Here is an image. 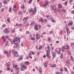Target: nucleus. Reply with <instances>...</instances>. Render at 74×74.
Listing matches in <instances>:
<instances>
[{
    "mask_svg": "<svg viewBox=\"0 0 74 74\" xmlns=\"http://www.w3.org/2000/svg\"><path fill=\"white\" fill-rule=\"evenodd\" d=\"M18 38H19L18 37H14V40H13L12 41V44H16V42L17 41V40H18Z\"/></svg>",
    "mask_w": 74,
    "mask_h": 74,
    "instance_id": "1",
    "label": "nucleus"
},
{
    "mask_svg": "<svg viewBox=\"0 0 74 74\" xmlns=\"http://www.w3.org/2000/svg\"><path fill=\"white\" fill-rule=\"evenodd\" d=\"M20 42V38H18V40L16 41V44H15V45H16V47H18L19 46V44L18 43Z\"/></svg>",
    "mask_w": 74,
    "mask_h": 74,
    "instance_id": "2",
    "label": "nucleus"
},
{
    "mask_svg": "<svg viewBox=\"0 0 74 74\" xmlns=\"http://www.w3.org/2000/svg\"><path fill=\"white\" fill-rule=\"evenodd\" d=\"M40 27L41 26H39L37 25V24H36L35 25L34 28L35 30H38V29H40Z\"/></svg>",
    "mask_w": 74,
    "mask_h": 74,
    "instance_id": "3",
    "label": "nucleus"
},
{
    "mask_svg": "<svg viewBox=\"0 0 74 74\" xmlns=\"http://www.w3.org/2000/svg\"><path fill=\"white\" fill-rule=\"evenodd\" d=\"M34 55V53L32 52V51H30L29 53V57L31 59L32 58V57L30 56L32 55Z\"/></svg>",
    "mask_w": 74,
    "mask_h": 74,
    "instance_id": "4",
    "label": "nucleus"
},
{
    "mask_svg": "<svg viewBox=\"0 0 74 74\" xmlns=\"http://www.w3.org/2000/svg\"><path fill=\"white\" fill-rule=\"evenodd\" d=\"M14 53L13 54V55H14V56H15L16 57L18 56V52H17L16 51H14Z\"/></svg>",
    "mask_w": 74,
    "mask_h": 74,
    "instance_id": "5",
    "label": "nucleus"
},
{
    "mask_svg": "<svg viewBox=\"0 0 74 74\" xmlns=\"http://www.w3.org/2000/svg\"><path fill=\"white\" fill-rule=\"evenodd\" d=\"M51 10H55L56 9V7L55 6H51Z\"/></svg>",
    "mask_w": 74,
    "mask_h": 74,
    "instance_id": "6",
    "label": "nucleus"
},
{
    "mask_svg": "<svg viewBox=\"0 0 74 74\" xmlns=\"http://www.w3.org/2000/svg\"><path fill=\"white\" fill-rule=\"evenodd\" d=\"M40 36L38 34H36V39H37V40H38V39H40Z\"/></svg>",
    "mask_w": 74,
    "mask_h": 74,
    "instance_id": "7",
    "label": "nucleus"
},
{
    "mask_svg": "<svg viewBox=\"0 0 74 74\" xmlns=\"http://www.w3.org/2000/svg\"><path fill=\"white\" fill-rule=\"evenodd\" d=\"M66 30L68 34H70V30H69V29H68V27H66Z\"/></svg>",
    "mask_w": 74,
    "mask_h": 74,
    "instance_id": "8",
    "label": "nucleus"
},
{
    "mask_svg": "<svg viewBox=\"0 0 74 74\" xmlns=\"http://www.w3.org/2000/svg\"><path fill=\"white\" fill-rule=\"evenodd\" d=\"M73 23L72 21H70V23L68 24V26H72L73 25Z\"/></svg>",
    "mask_w": 74,
    "mask_h": 74,
    "instance_id": "9",
    "label": "nucleus"
},
{
    "mask_svg": "<svg viewBox=\"0 0 74 74\" xmlns=\"http://www.w3.org/2000/svg\"><path fill=\"white\" fill-rule=\"evenodd\" d=\"M13 10L14 11H16V5H14L13 8Z\"/></svg>",
    "mask_w": 74,
    "mask_h": 74,
    "instance_id": "10",
    "label": "nucleus"
},
{
    "mask_svg": "<svg viewBox=\"0 0 74 74\" xmlns=\"http://www.w3.org/2000/svg\"><path fill=\"white\" fill-rule=\"evenodd\" d=\"M69 47V46L68 45H67L65 47H63V48L64 49V48L65 49H68Z\"/></svg>",
    "mask_w": 74,
    "mask_h": 74,
    "instance_id": "11",
    "label": "nucleus"
},
{
    "mask_svg": "<svg viewBox=\"0 0 74 74\" xmlns=\"http://www.w3.org/2000/svg\"><path fill=\"white\" fill-rule=\"evenodd\" d=\"M47 57H48L49 59L51 58V57L49 56V54L48 53H47Z\"/></svg>",
    "mask_w": 74,
    "mask_h": 74,
    "instance_id": "12",
    "label": "nucleus"
},
{
    "mask_svg": "<svg viewBox=\"0 0 74 74\" xmlns=\"http://www.w3.org/2000/svg\"><path fill=\"white\" fill-rule=\"evenodd\" d=\"M36 12V7H35L34 10L33 12V14H34Z\"/></svg>",
    "mask_w": 74,
    "mask_h": 74,
    "instance_id": "13",
    "label": "nucleus"
},
{
    "mask_svg": "<svg viewBox=\"0 0 74 74\" xmlns=\"http://www.w3.org/2000/svg\"><path fill=\"white\" fill-rule=\"evenodd\" d=\"M23 59V58H22V56H20L18 60H22Z\"/></svg>",
    "mask_w": 74,
    "mask_h": 74,
    "instance_id": "14",
    "label": "nucleus"
},
{
    "mask_svg": "<svg viewBox=\"0 0 74 74\" xmlns=\"http://www.w3.org/2000/svg\"><path fill=\"white\" fill-rule=\"evenodd\" d=\"M10 65H11V63H10V62H8L7 64V66L8 67H10Z\"/></svg>",
    "mask_w": 74,
    "mask_h": 74,
    "instance_id": "15",
    "label": "nucleus"
},
{
    "mask_svg": "<svg viewBox=\"0 0 74 74\" xmlns=\"http://www.w3.org/2000/svg\"><path fill=\"white\" fill-rule=\"evenodd\" d=\"M4 52L5 53H6V55L7 56H8V51H6L5 50L4 51Z\"/></svg>",
    "mask_w": 74,
    "mask_h": 74,
    "instance_id": "16",
    "label": "nucleus"
},
{
    "mask_svg": "<svg viewBox=\"0 0 74 74\" xmlns=\"http://www.w3.org/2000/svg\"><path fill=\"white\" fill-rule=\"evenodd\" d=\"M7 21L8 23H11V21H10V18H8L7 19Z\"/></svg>",
    "mask_w": 74,
    "mask_h": 74,
    "instance_id": "17",
    "label": "nucleus"
},
{
    "mask_svg": "<svg viewBox=\"0 0 74 74\" xmlns=\"http://www.w3.org/2000/svg\"><path fill=\"white\" fill-rule=\"evenodd\" d=\"M13 68H17L18 66L16 65H14V64H13Z\"/></svg>",
    "mask_w": 74,
    "mask_h": 74,
    "instance_id": "18",
    "label": "nucleus"
},
{
    "mask_svg": "<svg viewBox=\"0 0 74 74\" xmlns=\"http://www.w3.org/2000/svg\"><path fill=\"white\" fill-rule=\"evenodd\" d=\"M34 24H35V23H34V21L33 22H31L30 26H31L32 25H34Z\"/></svg>",
    "mask_w": 74,
    "mask_h": 74,
    "instance_id": "19",
    "label": "nucleus"
},
{
    "mask_svg": "<svg viewBox=\"0 0 74 74\" xmlns=\"http://www.w3.org/2000/svg\"><path fill=\"white\" fill-rule=\"evenodd\" d=\"M7 28H5V29L4 30V32L5 33H7Z\"/></svg>",
    "mask_w": 74,
    "mask_h": 74,
    "instance_id": "20",
    "label": "nucleus"
},
{
    "mask_svg": "<svg viewBox=\"0 0 74 74\" xmlns=\"http://www.w3.org/2000/svg\"><path fill=\"white\" fill-rule=\"evenodd\" d=\"M53 58H55L56 57V53H55L54 52L53 53Z\"/></svg>",
    "mask_w": 74,
    "mask_h": 74,
    "instance_id": "21",
    "label": "nucleus"
},
{
    "mask_svg": "<svg viewBox=\"0 0 74 74\" xmlns=\"http://www.w3.org/2000/svg\"><path fill=\"white\" fill-rule=\"evenodd\" d=\"M44 65L45 67H47V62H46L44 63Z\"/></svg>",
    "mask_w": 74,
    "mask_h": 74,
    "instance_id": "22",
    "label": "nucleus"
},
{
    "mask_svg": "<svg viewBox=\"0 0 74 74\" xmlns=\"http://www.w3.org/2000/svg\"><path fill=\"white\" fill-rule=\"evenodd\" d=\"M21 8L22 9H24L25 8V5H22L21 6Z\"/></svg>",
    "mask_w": 74,
    "mask_h": 74,
    "instance_id": "23",
    "label": "nucleus"
},
{
    "mask_svg": "<svg viewBox=\"0 0 74 74\" xmlns=\"http://www.w3.org/2000/svg\"><path fill=\"white\" fill-rule=\"evenodd\" d=\"M21 66L22 67H24V64H23V63H22L21 64Z\"/></svg>",
    "mask_w": 74,
    "mask_h": 74,
    "instance_id": "24",
    "label": "nucleus"
},
{
    "mask_svg": "<svg viewBox=\"0 0 74 74\" xmlns=\"http://www.w3.org/2000/svg\"><path fill=\"white\" fill-rule=\"evenodd\" d=\"M43 20H42L41 19H40L39 21V22H41V23H43Z\"/></svg>",
    "mask_w": 74,
    "mask_h": 74,
    "instance_id": "25",
    "label": "nucleus"
},
{
    "mask_svg": "<svg viewBox=\"0 0 74 74\" xmlns=\"http://www.w3.org/2000/svg\"><path fill=\"white\" fill-rule=\"evenodd\" d=\"M31 38L32 40H35V38H34L33 37H31Z\"/></svg>",
    "mask_w": 74,
    "mask_h": 74,
    "instance_id": "26",
    "label": "nucleus"
},
{
    "mask_svg": "<svg viewBox=\"0 0 74 74\" xmlns=\"http://www.w3.org/2000/svg\"><path fill=\"white\" fill-rule=\"evenodd\" d=\"M62 12H66V10L64 9H62Z\"/></svg>",
    "mask_w": 74,
    "mask_h": 74,
    "instance_id": "27",
    "label": "nucleus"
},
{
    "mask_svg": "<svg viewBox=\"0 0 74 74\" xmlns=\"http://www.w3.org/2000/svg\"><path fill=\"white\" fill-rule=\"evenodd\" d=\"M32 11V8H29V12H30Z\"/></svg>",
    "mask_w": 74,
    "mask_h": 74,
    "instance_id": "28",
    "label": "nucleus"
},
{
    "mask_svg": "<svg viewBox=\"0 0 74 74\" xmlns=\"http://www.w3.org/2000/svg\"><path fill=\"white\" fill-rule=\"evenodd\" d=\"M54 10L55 13H56H56H58V10H57V9H56L55 10Z\"/></svg>",
    "mask_w": 74,
    "mask_h": 74,
    "instance_id": "29",
    "label": "nucleus"
},
{
    "mask_svg": "<svg viewBox=\"0 0 74 74\" xmlns=\"http://www.w3.org/2000/svg\"><path fill=\"white\" fill-rule=\"evenodd\" d=\"M56 74H63V73H59V72H56Z\"/></svg>",
    "mask_w": 74,
    "mask_h": 74,
    "instance_id": "30",
    "label": "nucleus"
},
{
    "mask_svg": "<svg viewBox=\"0 0 74 74\" xmlns=\"http://www.w3.org/2000/svg\"><path fill=\"white\" fill-rule=\"evenodd\" d=\"M25 64H29V62L28 61H26L25 62Z\"/></svg>",
    "mask_w": 74,
    "mask_h": 74,
    "instance_id": "31",
    "label": "nucleus"
},
{
    "mask_svg": "<svg viewBox=\"0 0 74 74\" xmlns=\"http://www.w3.org/2000/svg\"><path fill=\"white\" fill-rule=\"evenodd\" d=\"M56 65L55 64H54L52 66H51V67H55L56 66Z\"/></svg>",
    "mask_w": 74,
    "mask_h": 74,
    "instance_id": "32",
    "label": "nucleus"
},
{
    "mask_svg": "<svg viewBox=\"0 0 74 74\" xmlns=\"http://www.w3.org/2000/svg\"><path fill=\"white\" fill-rule=\"evenodd\" d=\"M23 21H24V20H27V17H25L24 18V19H23Z\"/></svg>",
    "mask_w": 74,
    "mask_h": 74,
    "instance_id": "33",
    "label": "nucleus"
},
{
    "mask_svg": "<svg viewBox=\"0 0 74 74\" xmlns=\"http://www.w3.org/2000/svg\"><path fill=\"white\" fill-rule=\"evenodd\" d=\"M50 49H51V51H52V50H53V47H51L50 48Z\"/></svg>",
    "mask_w": 74,
    "mask_h": 74,
    "instance_id": "34",
    "label": "nucleus"
},
{
    "mask_svg": "<svg viewBox=\"0 0 74 74\" xmlns=\"http://www.w3.org/2000/svg\"><path fill=\"white\" fill-rule=\"evenodd\" d=\"M15 32V30L12 29V33H14Z\"/></svg>",
    "mask_w": 74,
    "mask_h": 74,
    "instance_id": "35",
    "label": "nucleus"
},
{
    "mask_svg": "<svg viewBox=\"0 0 74 74\" xmlns=\"http://www.w3.org/2000/svg\"><path fill=\"white\" fill-rule=\"evenodd\" d=\"M24 70H25V69L23 67L21 69V71H24Z\"/></svg>",
    "mask_w": 74,
    "mask_h": 74,
    "instance_id": "36",
    "label": "nucleus"
},
{
    "mask_svg": "<svg viewBox=\"0 0 74 74\" xmlns=\"http://www.w3.org/2000/svg\"><path fill=\"white\" fill-rule=\"evenodd\" d=\"M60 58H63V54L62 53L61 55L60 56Z\"/></svg>",
    "mask_w": 74,
    "mask_h": 74,
    "instance_id": "37",
    "label": "nucleus"
},
{
    "mask_svg": "<svg viewBox=\"0 0 74 74\" xmlns=\"http://www.w3.org/2000/svg\"><path fill=\"white\" fill-rule=\"evenodd\" d=\"M4 3L5 4H6L7 3V2L6 1H5L4 2Z\"/></svg>",
    "mask_w": 74,
    "mask_h": 74,
    "instance_id": "38",
    "label": "nucleus"
},
{
    "mask_svg": "<svg viewBox=\"0 0 74 74\" xmlns=\"http://www.w3.org/2000/svg\"><path fill=\"white\" fill-rule=\"evenodd\" d=\"M64 69L65 70V71H67V69L65 67Z\"/></svg>",
    "mask_w": 74,
    "mask_h": 74,
    "instance_id": "39",
    "label": "nucleus"
},
{
    "mask_svg": "<svg viewBox=\"0 0 74 74\" xmlns=\"http://www.w3.org/2000/svg\"><path fill=\"white\" fill-rule=\"evenodd\" d=\"M42 47L41 46H40L39 47L38 49H41V48H42Z\"/></svg>",
    "mask_w": 74,
    "mask_h": 74,
    "instance_id": "40",
    "label": "nucleus"
},
{
    "mask_svg": "<svg viewBox=\"0 0 74 74\" xmlns=\"http://www.w3.org/2000/svg\"><path fill=\"white\" fill-rule=\"evenodd\" d=\"M22 26V24H19V27Z\"/></svg>",
    "mask_w": 74,
    "mask_h": 74,
    "instance_id": "41",
    "label": "nucleus"
},
{
    "mask_svg": "<svg viewBox=\"0 0 74 74\" xmlns=\"http://www.w3.org/2000/svg\"><path fill=\"white\" fill-rule=\"evenodd\" d=\"M59 7L60 8H61L62 7V5L60 4H59Z\"/></svg>",
    "mask_w": 74,
    "mask_h": 74,
    "instance_id": "42",
    "label": "nucleus"
},
{
    "mask_svg": "<svg viewBox=\"0 0 74 74\" xmlns=\"http://www.w3.org/2000/svg\"><path fill=\"white\" fill-rule=\"evenodd\" d=\"M9 11L10 12H11V8H10L9 9Z\"/></svg>",
    "mask_w": 74,
    "mask_h": 74,
    "instance_id": "43",
    "label": "nucleus"
},
{
    "mask_svg": "<svg viewBox=\"0 0 74 74\" xmlns=\"http://www.w3.org/2000/svg\"><path fill=\"white\" fill-rule=\"evenodd\" d=\"M2 6V4L0 2V9L1 8V7Z\"/></svg>",
    "mask_w": 74,
    "mask_h": 74,
    "instance_id": "44",
    "label": "nucleus"
},
{
    "mask_svg": "<svg viewBox=\"0 0 74 74\" xmlns=\"http://www.w3.org/2000/svg\"><path fill=\"white\" fill-rule=\"evenodd\" d=\"M39 73L40 74H41L42 73V72L41 71H40Z\"/></svg>",
    "mask_w": 74,
    "mask_h": 74,
    "instance_id": "45",
    "label": "nucleus"
},
{
    "mask_svg": "<svg viewBox=\"0 0 74 74\" xmlns=\"http://www.w3.org/2000/svg\"><path fill=\"white\" fill-rule=\"evenodd\" d=\"M66 63L68 64H69V60H67L66 62Z\"/></svg>",
    "mask_w": 74,
    "mask_h": 74,
    "instance_id": "46",
    "label": "nucleus"
},
{
    "mask_svg": "<svg viewBox=\"0 0 74 74\" xmlns=\"http://www.w3.org/2000/svg\"><path fill=\"white\" fill-rule=\"evenodd\" d=\"M16 27L17 26V27H19V25L18 24H16Z\"/></svg>",
    "mask_w": 74,
    "mask_h": 74,
    "instance_id": "47",
    "label": "nucleus"
},
{
    "mask_svg": "<svg viewBox=\"0 0 74 74\" xmlns=\"http://www.w3.org/2000/svg\"><path fill=\"white\" fill-rule=\"evenodd\" d=\"M8 41H7L6 42V45H8Z\"/></svg>",
    "mask_w": 74,
    "mask_h": 74,
    "instance_id": "48",
    "label": "nucleus"
},
{
    "mask_svg": "<svg viewBox=\"0 0 74 74\" xmlns=\"http://www.w3.org/2000/svg\"><path fill=\"white\" fill-rule=\"evenodd\" d=\"M7 69L8 70H11V68H8Z\"/></svg>",
    "mask_w": 74,
    "mask_h": 74,
    "instance_id": "49",
    "label": "nucleus"
},
{
    "mask_svg": "<svg viewBox=\"0 0 74 74\" xmlns=\"http://www.w3.org/2000/svg\"><path fill=\"white\" fill-rule=\"evenodd\" d=\"M5 38H9V37H8V36H5Z\"/></svg>",
    "mask_w": 74,
    "mask_h": 74,
    "instance_id": "50",
    "label": "nucleus"
},
{
    "mask_svg": "<svg viewBox=\"0 0 74 74\" xmlns=\"http://www.w3.org/2000/svg\"><path fill=\"white\" fill-rule=\"evenodd\" d=\"M41 53V52L40 51H39L38 53V55H39V53Z\"/></svg>",
    "mask_w": 74,
    "mask_h": 74,
    "instance_id": "51",
    "label": "nucleus"
},
{
    "mask_svg": "<svg viewBox=\"0 0 74 74\" xmlns=\"http://www.w3.org/2000/svg\"><path fill=\"white\" fill-rule=\"evenodd\" d=\"M23 68H24L25 69H27V67L25 66H24Z\"/></svg>",
    "mask_w": 74,
    "mask_h": 74,
    "instance_id": "52",
    "label": "nucleus"
},
{
    "mask_svg": "<svg viewBox=\"0 0 74 74\" xmlns=\"http://www.w3.org/2000/svg\"><path fill=\"white\" fill-rule=\"evenodd\" d=\"M45 3L46 4H48V2L47 1H45Z\"/></svg>",
    "mask_w": 74,
    "mask_h": 74,
    "instance_id": "53",
    "label": "nucleus"
},
{
    "mask_svg": "<svg viewBox=\"0 0 74 74\" xmlns=\"http://www.w3.org/2000/svg\"><path fill=\"white\" fill-rule=\"evenodd\" d=\"M3 41L4 42H5L6 41V39L5 38L3 39Z\"/></svg>",
    "mask_w": 74,
    "mask_h": 74,
    "instance_id": "54",
    "label": "nucleus"
},
{
    "mask_svg": "<svg viewBox=\"0 0 74 74\" xmlns=\"http://www.w3.org/2000/svg\"><path fill=\"white\" fill-rule=\"evenodd\" d=\"M71 60H73V57H72V56H71Z\"/></svg>",
    "mask_w": 74,
    "mask_h": 74,
    "instance_id": "55",
    "label": "nucleus"
},
{
    "mask_svg": "<svg viewBox=\"0 0 74 74\" xmlns=\"http://www.w3.org/2000/svg\"><path fill=\"white\" fill-rule=\"evenodd\" d=\"M65 5H67V2H66L64 3Z\"/></svg>",
    "mask_w": 74,
    "mask_h": 74,
    "instance_id": "56",
    "label": "nucleus"
},
{
    "mask_svg": "<svg viewBox=\"0 0 74 74\" xmlns=\"http://www.w3.org/2000/svg\"><path fill=\"white\" fill-rule=\"evenodd\" d=\"M60 70L61 71H63V69H60Z\"/></svg>",
    "mask_w": 74,
    "mask_h": 74,
    "instance_id": "57",
    "label": "nucleus"
},
{
    "mask_svg": "<svg viewBox=\"0 0 74 74\" xmlns=\"http://www.w3.org/2000/svg\"><path fill=\"white\" fill-rule=\"evenodd\" d=\"M47 53H49V52H50V50H49V51H48V50H47Z\"/></svg>",
    "mask_w": 74,
    "mask_h": 74,
    "instance_id": "58",
    "label": "nucleus"
},
{
    "mask_svg": "<svg viewBox=\"0 0 74 74\" xmlns=\"http://www.w3.org/2000/svg\"><path fill=\"white\" fill-rule=\"evenodd\" d=\"M26 34H29L30 33V32H26Z\"/></svg>",
    "mask_w": 74,
    "mask_h": 74,
    "instance_id": "59",
    "label": "nucleus"
},
{
    "mask_svg": "<svg viewBox=\"0 0 74 74\" xmlns=\"http://www.w3.org/2000/svg\"><path fill=\"white\" fill-rule=\"evenodd\" d=\"M47 5H48V4H47V3H45V6L47 7Z\"/></svg>",
    "mask_w": 74,
    "mask_h": 74,
    "instance_id": "60",
    "label": "nucleus"
},
{
    "mask_svg": "<svg viewBox=\"0 0 74 74\" xmlns=\"http://www.w3.org/2000/svg\"><path fill=\"white\" fill-rule=\"evenodd\" d=\"M51 39V38H49L48 39V40L49 41H50V39Z\"/></svg>",
    "mask_w": 74,
    "mask_h": 74,
    "instance_id": "61",
    "label": "nucleus"
},
{
    "mask_svg": "<svg viewBox=\"0 0 74 74\" xmlns=\"http://www.w3.org/2000/svg\"><path fill=\"white\" fill-rule=\"evenodd\" d=\"M5 27V25H3V26H2L3 27Z\"/></svg>",
    "mask_w": 74,
    "mask_h": 74,
    "instance_id": "62",
    "label": "nucleus"
},
{
    "mask_svg": "<svg viewBox=\"0 0 74 74\" xmlns=\"http://www.w3.org/2000/svg\"><path fill=\"white\" fill-rule=\"evenodd\" d=\"M48 2L49 3H51V0H48Z\"/></svg>",
    "mask_w": 74,
    "mask_h": 74,
    "instance_id": "63",
    "label": "nucleus"
},
{
    "mask_svg": "<svg viewBox=\"0 0 74 74\" xmlns=\"http://www.w3.org/2000/svg\"><path fill=\"white\" fill-rule=\"evenodd\" d=\"M32 1V0H30V1H29V3H31V2Z\"/></svg>",
    "mask_w": 74,
    "mask_h": 74,
    "instance_id": "64",
    "label": "nucleus"
}]
</instances>
